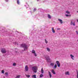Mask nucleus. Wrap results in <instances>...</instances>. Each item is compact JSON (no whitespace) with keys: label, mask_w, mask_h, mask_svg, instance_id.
Returning a JSON list of instances; mask_svg holds the SVG:
<instances>
[{"label":"nucleus","mask_w":78,"mask_h":78,"mask_svg":"<svg viewBox=\"0 0 78 78\" xmlns=\"http://www.w3.org/2000/svg\"><path fill=\"white\" fill-rule=\"evenodd\" d=\"M21 47L22 48H23L24 51L28 49V47L25 44H21Z\"/></svg>","instance_id":"obj_1"},{"label":"nucleus","mask_w":78,"mask_h":78,"mask_svg":"<svg viewBox=\"0 0 78 78\" xmlns=\"http://www.w3.org/2000/svg\"><path fill=\"white\" fill-rule=\"evenodd\" d=\"M32 69L34 73H37V70H38V68H37V66H33L32 67Z\"/></svg>","instance_id":"obj_2"},{"label":"nucleus","mask_w":78,"mask_h":78,"mask_svg":"<svg viewBox=\"0 0 78 78\" xmlns=\"http://www.w3.org/2000/svg\"><path fill=\"white\" fill-rule=\"evenodd\" d=\"M70 25H73V26H75V23L74 21V20H71Z\"/></svg>","instance_id":"obj_3"},{"label":"nucleus","mask_w":78,"mask_h":78,"mask_svg":"<svg viewBox=\"0 0 78 78\" xmlns=\"http://www.w3.org/2000/svg\"><path fill=\"white\" fill-rule=\"evenodd\" d=\"M1 52L2 53H6V51L5 48H3L1 49Z\"/></svg>","instance_id":"obj_4"},{"label":"nucleus","mask_w":78,"mask_h":78,"mask_svg":"<svg viewBox=\"0 0 78 78\" xmlns=\"http://www.w3.org/2000/svg\"><path fill=\"white\" fill-rule=\"evenodd\" d=\"M56 63L58 67H60V63H59V62L58 61H57L56 62Z\"/></svg>","instance_id":"obj_5"},{"label":"nucleus","mask_w":78,"mask_h":78,"mask_svg":"<svg viewBox=\"0 0 78 78\" xmlns=\"http://www.w3.org/2000/svg\"><path fill=\"white\" fill-rule=\"evenodd\" d=\"M25 70L27 72H28V66H26L25 67Z\"/></svg>","instance_id":"obj_6"},{"label":"nucleus","mask_w":78,"mask_h":78,"mask_svg":"<svg viewBox=\"0 0 78 78\" xmlns=\"http://www.w3.org/2000/svg\"><path fill=\"white\" fill-rule=\"evenodd\" d=\"M65 74L66 75H70V73L69 71L66 72L65 73Z\"/></svg>","instance_id":"obj_7"},{"label":"nucleus","mask_w":78,"mask_h":78,"mask_svg":"<svg viewBox=\"0 0 78 78\" xmlns=\"http://www.w3.org/2000/svg\"><path fill=\"white\" fill-rule=\"evenodd\" d=\"M58 20L59 21V22H60V23L61 24H62V23H63V22H62V20H61V19H58Z\"/></svg>","instance_id":"obj_8"},{"label":"nucleus","mask_w":78,"mask_h":78,"mask_svg":"<svg viewBox=\"0 0 78 78\" xmlns=\"http://www.w3.org/2000/svg\"><path fill=\"white\" fill-rule=\"evenodd\" d=\"M51 72L54 75H55V74H56V73H55V70H54V69H52Z\"/></svg>","instance_id":"obj_9"},{"label":"nucleus","mask_w":78,"mask_h":78,"mask_svg":"<svg viewBox=\"0 0 78 78\" xmlns=\"http://www.w3.org/2000/svg\"><path fill=\"white\" fill-rule=\"evenodd\" d=\"M32 78H37L36 77V75H33L31 76Z\"/></svg>","instance_id":"obj_10"},{"label":"nucleus","mask_w":78,"mask_h":78,"mask_svg":"<svg viewBox=\"0 0 78 78\" xmlns=\"http://www.w3.org/2000/svg\"><path fill=\"white\" fill-rule=\"evenodd\" d=\"M49 75V76L50 78H51L52 76L51 75V73L50 71H48Z\"/></svg>","instance_id":"obj_11"},{"label":"nucleus","mask_w":78,"mask_h":78,"mask_svg":"<svg viewBox=\"0 0 78 78\" xmlns=\"http://www.w3.org/2000/svg\"><path fill=\"white\" fill-rule=\"evenodd\" d=\"M52 33H55V29H54V27H52Z\"/></svg>","instance_id":"obj_12"},{"label":"nucleus","mask_w":78,"mask_h":78,"mask_svg":"<svg viewBox=\"0 0 78 78\" xmlns=\"http://www.w3.org/2000/svg\"><path fill=\"white\" fill-rule=\"evenodd\" d=\"M70 56L71 57V59H72L73 60H74V58H74V56L73 55H70Z\"/></svg>","instance_id":"obj_13"},{"label":"nucleus","mask_w":78,"mask_h":78,"mask_svg":"<svg viewBox=\"0 0 78 78\" xmlns=\"http://www.w3.org/2000/svg\"><path fill=\"white\" fill-rule=\"evenodd\" d=\"M41 73L43 74L44 73V69H43V68H42L41 70Z\"/></svg>","instance_id":"obj_14"},{"label":"nucleus","mask_w":78,"mask_h":78,"mask_svg":"<svg viewBox=\"0 0 78 78\" xmlns=\"http://www.w3.org/2000/svg\"><path fill=\"white\" fill-rule=\"evenodd\" d=\"M46 59L47 61H50V57H49L48 56L46 58Z\"/></svg>","instance_id":"obj_15"},{"label":"nucleus","mask_w":78,"mask_h":78,"mask_svg":"<svg viewBox=\"0 0 78 78\" xmlns=\"http://www.w3.org/2000/svg\"><path fill=\"white\" fill-rule=\"evenodd\" d=\"M43 76H44V75L42 74H40V78H42V77H43Z\"/></svg>","instance_id":"obj_16"},{"label":"nucleus","mask_w":78,"mask_h":78,"mask_svg":"<svg viewBox=\"0 0 78 78\" xmlns=\"http://www.w3.org/2000/svg\"><path fill=\"white\" fill-rule=\"evenodd\" d=\"M48 19H51V16H50V14H48Z\"/></svg>","instance_id":"obj_17"},{"label":"nucleus","mask_w":78,"mask_h":78,"mask_svg":"<svg viewBox=\"0 0 78 78\" xmlns=\"http://www.w3.org/2000/svg\"><path fill=\"white\" fill-rule=\"evenodd\" d=\"M20 75H19L15 77V78H20Z\"/></svg>","instance_id":"obj_18"},{"label":"nucleus","mask_w":78,"mask_h":78,"mask_svg":"<svg viewBox=\"0 0 78 78\" xmlns=\"http://www.w3.org/2000/svg\"><path fill=\"white\" fill-rule=\"evenodd\" d=\"M26 75L27 78H30V75Z\"/></svg>","instance_id":"obj_19"},{"label":"nucleus","mask_w":78,"mask_h":78,"mask_svg":"<svg viewBox=\"0 0 78 78\" xmlns=\"http://www.w3.org/2000/svg\"><path fill=\"white\" fill-rule=\"evenodd\" d=\"M70 12L69 11H67L66 12V13L67 14H70Z\"/></svg>","instance_id":"obj_20"},{"label":"nucleus","mask_w":78,"mask_h":78,"mask_svg":"<svg viewBox=\"0 0 78 78\" xmlns=\"http://www.w3.org/2000/svg\"><path fill=\"white\" fill-rule=\"evenodd\" d=\"M35 51L34 50H32V53H34H34H35Z\"/></svg>","instance_id":"obj_21"},{"label":"nucleus","mask_w":78,"mask_h":78,"mask_svg":"<svg viewBox=\"0 0 78 78\" xmlns=\"http://www.w3.org/2000/svg\"><path fill=\"white\" fill-rule=\"evenodd\" d=\"M47 50L48 51H50V48H47Z\"/></svg>","instance_id":"obj_22"},{"label":"nucleus","mask_w":78,"mask_h":78,"mask_svg":"<svg viewBox=\"0 0 78 78\" xmlns=\"http://www.w3.org/2000/svg\"><path fill=\"white\" fill-rule=\"evenodd\" d=\"M13 66H16V63H13Z\"/></svg>","instance_id":"obj_23"},{"label":"nucleus","mask_w":78,"mask_h":78,"mask_svg":"<svg viewBox=\"0 0 78 78\" xmlns=\"http://www.w3.org/2000/svg\"><path fill=\"white\" fill-rule=\"evenodd\" d=\"M17 3L18 5H19L20 2H19V0H17Z\"/></svg>","instance_id":"obj_24"},{"label":"nucleus","mask_w":78,"mask_h":78,"mask_svg":"<svg viewBox=\"0 0 78 78\" xmlns=\"http://www.w3.org/2000/svg\"><path fill=\"white\" fill-rule=\"evenodd\" d=\"M45 42L46 44H47V43H48V41H47V40H46V39H45Z\"/></svg>","instance_id":"obj_25"},{"label":"nucleus","mask_w":78,"mask_h":78,"mask_svg":"<svg viewBox=\"0 0 78 78\" xmlns=\"http://www.w3.org/2000/svg\"><path fill=\"white\" fill-rule=\"evenodd\" d=\"M76 72H77L76 78H78V71H76Z\"/></svg>","instance_id":"obj_26"},{"label":"nucleus","mask_w":78,"mask_h":78,"mask_svg":"<svg viewBox=\"0 0 78 78\" xmlns=\"http://www.w3.org/2000/svg\"><path fill=\"white\" fill-rule=\"evenodd\" d=\"M51 66H54V63H51L50 64Z\"/></svg>","instance_id":"obj_27"},{"label":"nucleus","mask_w":78,"mask_h":78,"mask_svg":"<svg viewBox=\"0 0 78 78\" xmlns=\"http://www.w3.org/2000/svg\"><path fill=\"white\" fill-rule=\"evenodd\" d=\"M76 34L77 35H78V30H76Z\"/></svg>","instance_id":"obj_28"},{"label":"nucleus","mask_w":78,"mask_h":78,"mask_svg":"<svg viewBox=\"0 0 78 78\" xmlns=\"http://www.w3.org/2000/svg\"><path fill=\"white\" fill-rule=\"evenodd\" d=\"M5 73V72L4 71V70H2V73Z\"/></svg>","instance_id":"obj_29"},{"label":"nucleus","mask_w":78,"mask_h":78,"mask_svg":"<svg viewBox=\"0 0 78 78\" xmlns=\"http://www.w3.org/2000/svg\"><path fill=\"white\" fill-rule=\"evenodd\" d=\"M34 55L35 56H37V55L36 54V53H34Z\"/></svg>","instance_id":"obj_30"},{"label":"nucleus","mask_w":78,"mask_h":78,"mask_svg":"<svg viewBox=\"0 0 78 78\" xmlns=\"http://www.w3.org/2000/svg\"><path fill=\"white\" fill-rule=\"evenodd\" d=\"M5 74L7 76L8 75V73H5Z\"/></svg>","instance_id":"obj_31"},{"label":"nucleus","mask_w":78,"mask_h":78,"mask_svg":"<svg viewBox=\"0 0 78 78\" xmlns=\"http://www.w3.org/2000/svg\"><path fill=\"white\" fill-rule=\"evenodd\" d=\"M54 67L55 68H56V67H57V65H55L54 66Z\"/></svg>","instance_id":"obj_32"},{"label":"nucleus","mask_w":78,"mask_h":78,"mask_svg":"<svg viewBox=\"0 0 78 78\" xmlns=\"http://www.w3.org/2000/svg\"><path fill=\"white\" fill-rule=\"evenodd\" d=\"M36 11V9H34V12H35Z\"/></svg>","instance_id":"obj_33"},{"label":"nucleus","mask_w":78,"mask_h":78,"mask_svg":"<svg viewBox=\"0 0 78 78\" xmlns=\"http://www.w3.org/2000/svg\"><path fill=\"white\" fill-rule=\"evenodd\" d=\"M66 16V17H68V16H69V15H67V14H66L65 15Z\"/></svg>","instance_id":"obj_34"},{"label":"nucleus","mask_w":78,"mask_h":78,"mask_svg":"<svg viewBox=\"0 0 78 78\" xmlns=\"http://www.w3.org/2000/svg\"><path fill=\"white\" fill-rule=\"evenodd\" d=\"M57 30H61V29L60 28H58L57 29Z\"/></svg>","instance_id":"obj_35"},{"label":"nucleus","mask_w":78,"mask_h":78,"mask_svg":"<svg viewBox=\"0 0 78 78\" xmlns=\"http://www.w3.org/2000/svg\"><path fill=\"white\" fill-rule=\"evenodd\" d=\"M14 44H17V45H18V44H17V42H14Z\"/></svg>","instance_id":"obj_36"},{"label":"nucleus","mask_w":78,"mask_h":78,"mask_svg":"<svg viewBox=\"0 0 78 78\" xmlns=\"http://www.w3.org/2000/svg\"><path fill=\"white\" fill-rule=\"evenodd\" d=\"M5 2H8V0H5Z\"/></svg>","instance_id":"obj_37"},{"label":"nucleus","mask_w":78,"mask_h":78,"mask_svg":"<svg viewBox=\"0 0 78 78\" xmlns=\"http://www.w3.org/2000/svg\"><path fill=\"white\" fill-rule=\"evenodd\" d=\"M77 21L78 22V19L77 20Z\"/></svg>","instance_id":"obj_38"},{"label":"nucleus","mask_w":78,"mask_h":78,"mask_svg":"<svg viewBox=\"0 0 78 78\" xmlns=\"http://www.w3.org/2000/svg\"><path fill=\"white\" fill-rule=\"evenodd\" d=\"M77 12H78V11Z\"/></svg>","instance_id":"obj_39"},{"label":"nucleus","mask_w":78,"mask_h":78,"mask_svg":"<svg viewBox=\"0 0 78 78\" xmlns=\"http://www.w3.org/2000/svg\"><path fill=\"white\" fill-rule=\"evenodd\" d=\"M4 78H5V77H4Z\"/></svg>","instance_id":"obj_40"}]
</instances>
